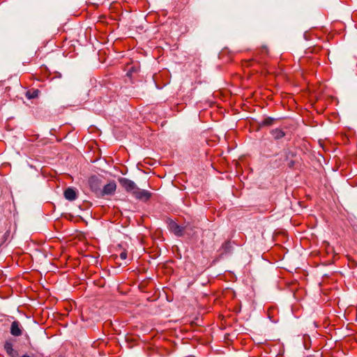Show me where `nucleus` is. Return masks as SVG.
<instances>
[{
	"instance_id": "obj_1",
	"label": "nucleus",
	"mask_w": 357,
	"mask_h": 357,
	"mask_svg": "<svg viewBox=\"0 0 357 357\" xmlns=\"http://www.w3.org/2000/svg\"><path fill=\"white\" fill-rule=\"evenodd\" d=\"M167 227L169 230L176 236H183L185 234H188V226L182 227L178 225L175 221L171 219L167 220Z\"/></svg>"
},
{
	"instance_id": "obj_2",
	"label": "nucleus",
	"mask_w": 357,
	"mask_h": 357,
	"mask_svg": "<svg viewBox=\"0 0 357 357\" xmlns=\"http://www.w3.org/2000/svg\"><path fill=\"white\" fill-rule=\"evenodd\" d=\"M101 180L96 176H92L89 178V185L90 189L99 195L101 190Z\"/></svg>"
},
{
	"instance_id": "obj_3",
	"label": "nucleus",
	"mask_w": 357,
	"mask_h": 357,
	"mask_svg": "<svg viewBox=\"0 0 357 357\" xmlns=\"http://www.w3.org/2000/svg\"><path fill=\"white\" fill-rule=\"evenodd\" d=\"M116 190V183L114 181H112L105 185L102 189L100 190L99 196L104 197L105 195H114Z\"/></svg>"
},
{
	"instance_id": "obj_4",
	"label": "nucleus",
	"mask_w": 357,
	"mask_h": 357,
	"mask_svg": "<svg viewBox=\"0 0 357 357\" xmlns=\"http://www.w3.org/2000/svg\"><path fill=\"white\" fill-rule=\"evenodd\" d=\"M119 181L126 191L132 195L137 187L135 182L126 178H121Z\"/></svg>"
},
{
	"instance_id": "obj_5",
	"label": "nucleus",
	"mask_w": 357,
	"mask_h": 357,
	"mask_svg": "<svg viewBox=\"0 0 357 357\" xmlns=\"http://www.w3.org/2000/svg\"><path fill=\"white\" fill-rule=\"evenodd\" d=\"M151 192L148 190L141 189L137 187L136 190L134 191L132 196H134L137 199L146 202L151 197Z\"/></svg>"
},
{
	"instance_id": "obj_6",
	"label": "nucleus",
	"mask_w": 357,
	"mask_h": 357,
	"mask_svg": "<svg viewBox=\"0 0 357 357\" xmlns=\"http://www.w3.org/2000/svg\"><path fill=\"white\" fill-rule=\"evenodd\" d=\"M10 333L13 336H20L22 334V327L20 323L17 321L12 322L10 326Z\"/></svg>"
},
{
	"instance_id": "obj_7",
	"label": "nucleus",
	"mask_w": 357,
	"mask_h": 357,
	"mask_svg": "<svg viewBox=\"0 0 357 357\" xmlns=\"http://www.w3.org/2000/svg\"><path fill=\"white\" fill-rule=\"evenodd\" d=\"M3 347L10 357H15L17 356V351L13 349V344L10 340L5 342Z\"/></svg>"
},
{
	"instance_id": "obj_8",
	"label": "nucleus",
	"mask_w": 357,
	"mask_h": 357,
	"mask_svg": "<svg viewBox=\"0 0 357 357\" xmlns=\"http://www.w3.org/2000/svg\"><path fill=\"white\" fill-rule=\"evenodd\" d=\"M64 197L69 201H74L77 198V192L72 188H68L64 191Z\"/></svg>"
},
{
	"instance_id": "obj_9",
	"label": "nucleus",
	"mask_w": 357,
	"mask_h": 357,
	"mask_svg": "<svg viewBox=\"0 0 357 357\" xmlns=\"http://www.w3.org/2000/svg\"><path fill=\"white\" fill-rule=\"evenodd\" d=\"M271 134L275 139H280L285 136L284 132L280 128L273 129Z\"/></svg>"
},
{
	"instance_id": "obj_10",
	"label": "nucleus",
	"mask_w": 357,
	"mask_h": 357,
	"mask_svg": "<svg viewBox=\"0 0 357 357\" xmlns=\"http://www.w3.org/2000/svg\"><path fill=\"white\" fill-rule=\"evenodd\" d=\"M260 54H261V56L258 57V56H257L255 59H256L259 63H262V61H261V59H262L264 58V56H267L268 54V48L266 46L261 47V48L260 50Z\"/></svg>"
},
{
	"instance_id": "obj_11",
	"label": "nucleus",
	"mask_w": 357,
	"mask_h": 357,
	"mask_svg": "<svg viewBox=\"0 0 357 357\" xmlns=\"http://www.w3.org/2000/svg\"><path fill=\"white\" fill-rule=\"evenodd\" d=\"M275 311H276V309L273 307H269L268 309V312H267L268 317L269 319L273 322L278 321V319L276 318H275V317H274V312Z\"/></svg>"
},
{
	"instance_id": "obj_12",
	"label": "nucleus",
	"mask_w": 357,
	"mask_h": 357,
	"mask_svg": "<svg viewBox=\"0 0 357 357\" xmlns=\"http://www.w3.org/2000/svg\"><path fill=\"white\" fill-rule=\"evenodd\" d=\"M274 121H275V119L271 117L265 118L261 122V126H271V125H273Z\"/></svg>"
},
{
	"instance_id": "obj_13",
	"label": "nucleus",
	"mask_w": 357,
	"mask_h": 357,
	"mask_svg": "<svg viewBox=\"0 0 357 357\" xmlns=\"http://www.w3.org/2000/svg\"><path fill=\"white\" fill-rule=\"evenodd\" d=\"M38 93H39L38 90H34L32 92L27 91L26 96L29 99H32V98H37L38 96Z\"/></svg>"
},
{
	"instance_id": "obj_14",
	"label": "nucleus",
	"mask_w": 357,
	"mask_h": 357,
	"mask_svg": "<svg viewBox=\"0 0 357 357\" xmlns=\"http://www.w3.org/2000/svg\"><path fill=\"white\" fill-rule=\"evenodd\" d=\"M137 71V68L136 67L132 66L127 72L126 75L129 77H132L133 73H136Z\"/></svg>"
},
{
	"instance_id": "obj_15",
	"label": "nucleus",
	"mask_w": 357,
	"mask_h": 357,
	"mask_svg": "<svg viewBox=\"0 0 357 357\" xmlns=\"http://www.w3.org/2000/svg\"><path fill=\"white\" fill-rule=\"evenodd\" d=\"M120 258L123 260L127 258V252L126 250H123L120 253Z\"/></svg>"
},
{
	"instance_id": "obj_16",
	"label": "nucleus",
	"mask_w": 357,
	"mask_h": 357,
	"mask_svg": "<svg viewBox=\"0 0 357 357\" xmlns=\"http://www.w3.org/2000/svg\"><path fill=\"white\" fill-rule=\"evenodd\" d=\"M10 87H6V91H10Z\"/></svg>"
}]
</instances>
